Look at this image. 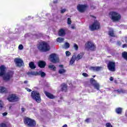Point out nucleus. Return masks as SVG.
Here are the masks:
<instances>
[{
  "mask_svg": "<svg viewBox=\"0 0 127 127\" xmlns=\"http://www.w3.org/2000/svg\"><path fill=\"white\" fill-rule=\"evenodd\" d=\"M38 49L41 52H47L50 50V46L46 42L42 41L38 45Z\"/></svg>",
  "mask_w": 127,
  "mask_h": 127,
  "instance_id": "obj_1",
  "label": "nucleus"
},
{
  "mask_svg": "<svg viewBox=\"0 0 127 127\" xmlns=\"http://www.w3.org/2000/svg\"><path fill=\"white\" fill-rule=\"evenodd\" d=\"M23 122L24 125L28 127H36V121L29 117H25Z\"/></svg>",
  "mask_w": 127,
  "mask_h": 127,
  "instance_id": "obj_2",
  "label": "nucleus"
},
{
  "mask_svg": "<svg viewBox=\"0 0 127 127\" xmlns=\"http://www.w3.org/2000/svg\"><path fill=\"white\" fill-rule=\"evenodd\" d=\"M109 15L111 16V18L113 22L120 21L122 18V15L120 14V13L117 11H111L109 12Z\"/></svg>",
  "mask_w": 127,
  "mask_h": 127,
  "instance_id": "obj_3",
  "label": "nucleus"
},
{
  "mask_svg": "<svg viewBox=\"0 0 127 127\" xmlns=\"http://www.w3.org/2000/svg\"><path fill=\"white\" fill-rule=\"evenodd\" d=\"M31 97L37 103H41V96L39 92L34 90L31 93Z\"/></svg>",
  "mask_w": 127,
  "mask_h": 127,
  "instance_id": "obj_4",
  "label": "nucleus"
},
{
  "mask_svg": "<svg viewBox=\"0 0 127 127\" xmlns=\"http://www.w3.org/2000/svg\"><path fill=\"white\" fill-rule=\"evenodd\" d=\"M101 28V24L99 21L95 20L92 24L89 26V29L91 31L99 30Z\"/></svg>",
  "mask_w": 127,
  "mask_h": 127,
  "instance_id": "obj_5",
  "label": "nucleus"
},
{
  "mask_svg": "<svg viewBox=\"0 0 127 127\" xmlns=\"http://www.w3.org/2000/svg\"><path fill=\"white\" fill-rule=\"evenodd\" d=\"M85 48L87 50H90V51H96V44L92 41H87L85 44Z\"/></svg>",
  "mask_w": 127,
  "mask_h": 127,
  "instance_id": "obj_6",
  "label": "nucleus"
},
{
  "mask_svg": "<svg viewBox=\"0 0 127 127\" xmlns=\"http://www.w3.org/2000/svg\"><path fill=\"white\" fill-rule=\"evenodd\" d=\"M7 100L8 101V102H10V103H15V102L19 101V98L15 94H12L8 96Z\"/></svg>",
  "mask_w": 127,
  "mask_h": 127,
  "instance_id": "obj_7",
  "label": "nucleus"
},
{
  "mask_svg": "<svg viewBox=\"0 0 127 127\" xmlns=\"http://www.w3.org/2000/svg\"><path fill=\"white\" fill-rule=\"evenodd\" d=\"M107 68L109 71L115 72L116 71V62L109 61L107 64Z\"/></svg>",
  "mask_w": 127,
  "mask_h": 127,
  "instance_id": "obj_8",
  "label": "nucleus"
},
{
  "mask_svg": "<svg viewBox=\"0 0 127 127\" xmlns=\"http://www.w3.org/2000/svg\"><path fill=\"white\" fill-rule=\"evenodd\" d=\"M88 7H89V6L87 4H78L76 6L77 10L81 13L85 12Z\"/></svg>",
  "mask_w": 127,
  "mask_h": 127,
  "instance_id": "obj_9",
  "label": "nucleus"
},
{
  "mask_svg": "<svg viewBox=\"0 0 127 127\" xmlns=\"http://www.w3.org/2000/svg\"><path fill=\"white\" fill-rule=\"evenodd\" d=\"M50 60L52 63H58V62H59V58L57 57L56 54H51L50 55Z\"/></svg>",
  "mask_w": 127,
  "mask_h": 127,
  "instance_id": "obj_10",
  "label": "nucleus"
},
{
  "mask_svg": "<svg viewBox=\"0 0 127 127\" xmlns=\"http://www.w3.org/2000/svg\"><path fill=\"white\" fill-rule=\"evenodd\" d=\"M14 74V73H13V71H8L6 73L5 76L3 77V80H4V81H9V80H10V78L13 77Z\"/></svg>",
  "mask_w": 127,
  "mask_h": 127,
  "instance_id": "obj_11",
  "label": "nucleus"
},
{
  "mask_svg": "<svg viewBox=\"0 0 127 127\" xmlns=\"http://www.w3.org/2000/svg\"><path fill=\"white\" fill-rule=\"evenodd\" d=\"M90 82L91 84H92V85L94 86L95 89H96V90L98 91L100 90V84L97 83V81L94 79V78H91L90 79Z\"/></svg>",
  "mask_w": 127,
  "mask_h": 127,
  "instance_id": "obj_12",
  "label": "nucleus"
},
{
  "mask_svg": "<svg viewBox=\"0 0 127 127\" xmlns=\"http://www.w3.org/2000/svg\"><path fill=\"white\" fill-rule=\"evenodd\" d=\"M14 62L18 67H21L23 64V61L21 59L16 58L14 60Z\"/></svg>",
  "mask_w": 127,
  "mask_h": 127,
  "instance_id": "obj_13",
  "label": "nucleus"
},
{
  "mask_svg": "<svg viewBox=\"0 0 127 127\" xmlns=\"http://www.w3.org/2000/svg\"><path fill=\"white\" fill-rule=\"evenodd\" d=\"M6 67L4 65H2L0 66V77H2L5 75V69Z\"/></svg>",
  "mask_w": 127,
  "mask_h": 127,
  "instance_id": "obj_14",
  "label": "nucleus"
},
{
  "mask_svg": "<svg viewBox=\"0 0 127 127\" xmlns=\"http://www.w3.org/2000/svg\"><path fill=\"white\" fill-rule=\"evenodd\" d=\"M90 71H94V72H99L102 70V66H90L89 67Z\"/></svg>",
  "mask_w": 127,
  "mask_h": 127,
  "instance_id": "obj_15",
  "label": "nucleus"
},
{
  "mask_svg": "<svg viewBox=\"0 0 127 127\" xmlns=\"http://www.w3.org/2000/svg\"><path fill=\"white\" fill-rule=\"evenodd\" d=\"M61 91L62 92H67L68 90V86H67V84H66L65 83H62L61 85Z\"/></svg>",
  "mask_w": 127,
  "mask_h": 127,
  "instance_id": "obj_16",
  "label": "nucleus"
},
{
  "mask_svg": "<svg viewBox=\"0 0 127 127\" xmlns=\"http://www.w3.org/2000/svg\"><path fill=\"white\" fill-rule=\"evenodd\" d=\"M38 66L40 68H45L46 63L43 61H40L38 62Z\"/></svg>",
  "mask_w": 127,
  "mask_h": 127,
  "instance_id": "obj_17",
  "label": "nucleus"
},
{
  "mask_svg": "<svg viewBox=\"0 0 127 127\" xmlns=\"http://www.w3.org/2000/svg\"><path fill=\"white\" fill-rule=\"evenodd\" d=\"M0 93L1 94H7V89L3 86H0Z\"/></svg>",
  "mask_w": 127,
  "mask_h": 127,
  "instance_id": "obj_18",
  "label": "nucleus"
},
{
  "mask_svg": "<svg viewBox=\"0 0 127 127\" xmlns=\"http://www.w3.org/2000/svg\"><path fill=\"white\" fill-rule=\"evenodd\" d=\"M36 76H41L42 78H44L46 76V73L42 71H36Z\"/></svg>",
  "mask_w": 127,
  "mask_h": 127,
  "instance_id": "obj_19",
  "label": "nucleus"
},
{
  "mask_svg": "<svg viewBox=\"0 0 127 127\" xmlns=\"http://www.w3.org/2000/svg\"><path fill=\"white\" fill-rule=\"evenodd\" d=\"M59 36H61L62 37H63V36H65L66 35V32H65V30L63 29H61L59 31Z\"/></svg>",
  "mask_w": 127,
  "mask_h": 127,
  "instance_id": "obj_20",
  "label": "nucleus"
},
{
  "mask_svg": "<svg viewBox=\"0 0 127 127\" xmlns=\"http://www.w3.org/2000/svg\"><path fill=\"white\" fill-rule=\"evenodd\" d=\"M44 94L46 95V97H47V98H49V99H51L52 100V99H54V98H55L54 97V95H53V94H52L47 91H45Z\"/></svg>",
  "mask_w": 127,
  "mask_h": 127,
  "instance_id": "obj_21",
  "label": "nucleus"
},
{
  "mask_svg": "<svg viewBox=\"0 0 127 127\" xmlns=\"http://www.w3.org/2000/svg\"><path fill=\"white\" fill-rule=\"evenodd\" d=\"M83 56H84V53H80L76 57L75 56L76 61H79L80 59H82V58H83Z\"/></svg>",
  "mask_w": 127,
  "mask_h": 127,
  "instance_id": "obj_22",
  "label": "nucleus"
},
{
  "mask_svg": "<svg viewBox=\"0 0 127 127\" xmlns=\"http://www.w3.org/2000/svg\"><path fill=\"white\" fill-rule=\"evenodd\" d=\"M75 60H76V56L75 55H73L69 62V64L70 65H73V64H74V63H75Z\"/></svg>",
  "mask_w": 127,
  "mask_h": 127,
  "instance_id": "obj_23",
  "label": "nucleus"
},
{
  "mask_svg": "<svg viewBox=\"0 0 127 127\" xmlns=\"http://www.w3.org/2000/svg\"><path fill=\"white\" fill-rule=\"evenodd\" d=\"M29 66L30 67V69H35L36 68V66L33 62H31L29 63Z\"/></svg>",
  "mask_w": 127,
  "mask_h": 127,
  "instance_id": "obj_24",
  "label": "nucleus"
},
{
  "mask_svg": "<svg viewBox=\"0 0 127 127\" xmlns=\"http://www.w3.org/2000/svg\"><path fill=\"white\" fill-rule=\"evenodd\" d=\"M115 112L118 115H122V113H123V108L121 107L117 108L116 109Z\"/></svg>",
  "mask_w": 127,
  "mask_h": 127,
  "instance_id": "obj_25",
  "label": "nucleus"
},
{
  "mask_svg": "<svg viewBox=\"0 0 127 127\" xmlns=\"http://www.w3.org/2000/svg\"><path fill=\"white\" fill-rule=\"evenodd\" d=\"M108 35L111 36V37H116V36L115 35V31H114V30L109 31Z\"/></svg>",
  "mask_w": 127,
  "mask_h": 127,
  "instance_id": "obj_26",
  "label": "nucleus"
},
{
  "mask_svg": "<svg viewBox=\"0 0 127 127\" xmlns=\"http://www.w3.org/2000/svg\"><path fill=\"white\" fill-rule=\"evenodd\" d=\"M122 57L126 61H127V52H123L122 54Z\"/></svg>",
  "mask_w": 127,
  "mask_h": 127,
  "instance_id": "obj_27",
  "label": "nucleus"
},
{
  "mask_svg": "<svg viewBox=\"0 0 127 127\" xmlns=\"http://www.w3.org/2000/svg\"><path fill=\"white\" fill-rule=\"evenodd\" d=\"M57 42H59V43H62L63 41H64V38L62 37H59L57 39Z\"/></svg>",
  "mask_w": 127,
  "mask_h": 127,
  "instance_id": "obj_28",
  "label": "nucleus"
},
{
  "mask_svg": "<svg viewBox=\"0 0 127 127\" xmlns=\"http://www.w3.org/2000/svg\"><path fill=\"white\" fill-rule=\"evenodd\" d=\"M27 74L29 76H30V75L33 76H36V71L28 72Z\"/></svg>",
  "mask_w": 127,
  "mask_h": 127,
  "instance_id": "obj_29",
  "label": "nucleus"
},
{
  "mask_svg": "<svg viewBox=\"0 0 127 127\" xmlns=\"http://www.w3.org/2000/svg\"><path fill=\"white\" fill-rule=\"evenodd\" d=\"M49 68L53 71H56V67L54 65H49Z\"/></svg>",
  "mask_w": 127,
  "mask_h": 127,
  "instance_id": "obj_30",
  "label": "nucleus"
},
{
  "mask_svg": "<svg viewBox=\"0 0 127 127\" xmlns=\"http://www.w3.org/2000/svg\"><path fill=\"white\" fill-rule=\"evenodd\" d=\"M66 72V70L64 69H61L59 70V74H64Z\"/></svg>",
  "mask_w": 127,
  "mask_h": 127,
  "instance_id": "obj_31",
  "label": "nucleus"
},
{
  "mask_svg": "<svg viewBox=\"0 0 127 127\" xmlns=\"http://www.w3.org/2000/svg\"><path fill=\"white\" fill-rule=\"evenodd\" d=\"M73 47L75 50H76V51H78V50L79 49V46H78V45L76 44H74Z\"/></svg>",
  "mask_w": 127,
  "mask_h": 127,
  "instance_id": "obj_32",
  "label": "nucleus"
},
{
  "mask_svg": "<svg viewBox=\"0 0 127 127\" xmlns=\"http://www.w3.org/2000/svg\"><path fill=\"white\" fill-rule=\"evenodd\" d=\"M85 123H86L87 124H90L91 123V118H87L85 121Z\"/></svg>",
  "mask_w": 127,
  "mask_h": 127,
  "instance_id": "obj_33",
  "label": "nucleus"
},
{
  "mask_svg": "<svg viewBox=\"0 0 127 127\" xmlns=\"http://www.w3.org/2000/svg\"><path fill=\"white\" fill-rule=\"evenodd\" d=\"M2 108H3V103L2 101L0 100V110H2Z\"/></svg>",
  "mask_w": 127,
  "mask_h": 127,
  "instance_id": "obj_34",
  "label": "nucleus"
},
{
  "mask_svg": "<svg viewBox=\"0 0 127 127\" xmlns=\"http://www.w3.org/2000/svg\"><path fill=\"white\" fill-rule=\"evenodd\" d=\"M71 23H72V21L71 20V18H67V24H68V25H70V24H71Z\"/></svg>",
  "mask_w": 127,
  "mask_h": 127,
  "instance_id": "obj_35",
  "label": "nucleus"
},
{
  "mask_svg": "<svg viewBox=\"0 0 127 127\" xmlns=\"http://www.w3.org/2000/svg\"><path fill=\"white\" fill-rule=\"evenodd\" d=\"M0 127H7L5 123H2L0 124Z\"/></svg>",
  "mask_w": 127,
  "mask_h": 127,
  "instance_id": "obj_36",
  "label": "nucleus"
},
{
  "mask_svg": "<svg viewBox=\"0 0 127 127\" xmlns=\"http://www.w3.org/2000/svg\"><path fill=\"white\" fill-rule=\"evenodd\" d=\"M64 45L66 48H69V47H70V44L68 43H65Z\"/></svg>",
  "mask_w": 127,
  "mask_h": 127,
  "instance_id": "obj_37",
  "label": "nucleus"
},
{
  "mask_svg": "<svg viewBox=\"0 0 127 127\" xmlns=\"http://www.w3.org/2000/svg\"><path fill=\"white\" fill-rule=\"evenodd\" d=\"M65 55L66 56L69 57L70 55H71V53L69 51H66L65 52Z\"/></svg>",
  "mask_w": 127,
  "mask_h": 127,
  "instance_id": "obj_38",
  "label": "nucleus"
},
{
  "mask_svg": "<svg viewBox=\"0 0 127 127\" xmlns=\"http://www.w3.org/2000/svg\"><path fill=\"white\" fill-rule=\"evenodd\" d=\"M106 127H113V126H112V125H111V123H107L106 124Z\"/></svg>",
  "mask_w": 127,
  "mask_h": 127,
  "instance_id": "obj_39",
  "label": "nucleus"
},
{
  "mask_svg": "<svg viewBox=\"0 0 127 127\" xmlns=\"http://www.w3.org/2000/svg\"><path fill=\"white\" fill-rule=\"evenodd\" d=\"M18 49L19 50H22V49H23V46L22 45H19L18 46Z\"/></svg>",
  "mask_w": 127,
  "mask_h": 127,
  "instance_id": "obj_40",
  "label": "nucleus"
},
{
  "mask_svg": "<svg viewBox=\"0 0 127 127\" xmlns=\"http://www.w3.org/2000/svg\"><path fill=\"white\" fill-rule=\"evenodd\" d=\"M82 75H83L84 77H88L89 75L87 73L83 72L82 73Z\"/></svg>",
  "mask_w": 127,
  "mask_h": 127,
  "instance_id": "obj_41",
  "label": "nucleus"
},
{
  "mask_svg": "<svg viewBox=\"0 0 127 127\" xmlns=\"http://www.w3.org/2000/svg\"><path fill=\"white\" fill-rule=\"evenodd\" d=\"M117 45H118V46H121V45H122V42L120 41H118Z\"/></svg>",
  "mask_w": 127,
  "mask_h": 127,
  "instance_id": "obj_42",
  "label": "nucleus"
},
{
  "mask_svg": "<svg viewBox=\"0 0 127 127\" xmlns=\"http://www.w3.org/2000/svg\"><path fill=\"white\" fill-rule=\"evenodd\" d=\"M66 11V9H63L61 10V13H64Z\"/></svg>",
  "mask_w": 127,
  "mask_h": 127,
  "instance_id": "obj_43",
  "label": "nucleus"
},
{
  "mask_svg": "<svg viewBox=\"0 0 127 127\" xmlns=\"http://www.w3.org/2000/svg\"><path fill=\"white\" fill-rule=\"evenodd\" d=\"M90 8H91V9H95L96 6L92 5L90 6Z\"/></svg>",
  "mask_w": 127,
  "mask_h": 127,
  "instance_id": "obj_44",
  "label": "nucleus"
},
{
  "mask_svg": "<svg viewBox=\"0 0 127 127\" xmlns=\"http://www.w3.org/2000/svg\"><path fill=\"white\" fill-rule=\"evenodd\" d=\"M25 90L27 91V92H31L32 90L27 87H26Z\"/></svg>",
  "mask_w": 127,
  "mask_h": 127,
  "instance_id": "obj_45",
  "label": "nucleus"
},
{
  "mask_svg": "<svg viewBox=\"0 0 127 127\" xmlns=\"http://www.w3.org/2000/svg\"><path fill=\"white\" fill-rule=\"evenodd\" d=\"M3 117H5L6 116H7V112H4L2 114Z\"/></svg>",
  "mask_w": 127,
  "mask_h": 127,
  "instance_id": "obj_46",
  "label": "nucleus"
},
{
  "mask_svg": "<svg viewBox=\"0 0 127 127\" xmlns=\"http://www.w3.org/2000/svg\"><path fill=\"white\" fill-rule=\"evenodd\" d=\"M122 47L123 48H126V47H127V44H124V45H123Z\"/></svg>",
  "mask_w": 127,
  "mask_h": 127,
  "instance_id": "obj_47",
  "label": "nucleus"
},
{
  "mask_svg": "<svg viewBox=\"0 0 127 127\" xmlns=\"http://www.w3.org/2000/svg\"><path fill=\"white\" fill-rule=\"evenodd\" d=\"M110 80L111 81H114V77L113 76H111L110 78Z\"/></svg>",
  "mask_w": 127,
  "mask_h": 127,
  "instance_id": "obj_48",
  "label": "nucleus"
},
{
  "mask_svg": "<svg viewBox=\"0 0 127 127\" xmlns=\"http://www.w3.org/2000/svg\"><path fill=\"white\" fill-rule=\"evenodd\" d=\"M21 111H22V113H24L25 112V108H21Z\"/></svg>",
  "mask_w": 127,
  "mask_h": 127,
  "instance_id": "obj_49",
  "label": "nucleus"
},
{
  "mask_svg": "<svg viewBox=\"0 0 127 127\" xmlns=\"http://www.w3.org/2000/svg\"><path fill=\"white\" fill-rule=\"evenodd\" d=\"M90 17H93V18H94V19H96V18H97V17H96V16H94L93 15H91Z\"/></svg>",
  "mask_w": 127,
  "mask_h": 127,
  "instance_id": "obj_50",
  "label": "nucleus"
},
{
  "mask_svg": "<svg viewBox=\"0 0 127 127\" xmlns=\"http://www.w3.org/2000/svg\"><path fill=\"white\" fill-rule=\"evenodd\" d=\"M53 3H58V0H54Z\"/></svg>",
  "mask_w": 127,
  "mask_h": 127,
  "instance_id": "obj_51",
  "label": "nucleus"
},
{
  "mask_svg": "<svg viewBox=\"0 0 127 127\" xmlns=\"http://www.w3.org/2000/svg\"><path fill=\"white\" fill-rule=\"evenodd\" d=\"M24 84H27L28 83V81L27 80L24 81Z\"/></svg>",
  "mask_w": 127,
  "mask_h": 127,
  "instance_id": "obj_52",
  "label": "nucleus"
},
{
  "mask_svg": "<svg viewBox=\"0 0 127 127\" xmlns=\"http://www.w3.org/2000/svg\"><path fill=\"white\" fill-rule=\"evenodd\" d=\"M125 42L127 43V37H125Z\"/></svg>",
  "mask_w": 127,
  "mask_h": 127,
  "instance_id": "obj_53",
  "label": "nucleus"
},
{
  "mask_svg": "<svg viewBox=\"0 0 127 127\" xmlns=\"http://www.w3.org/2000/svg\"><path fill=\"white\" fill-rule=\"evenodd\" d=\"M62 127H67V125L65 124Z\"/></svg>",
  "mask_w": 127,
  "mask_h": 127,
  "instance_id": "obj_54",
  "label": "nucleus"
},
{
  "mask_svg": "<svg viewBox=\"0 0 127 127\" xmlns=\"http://www.w3.org/2000/svg\"><path fill=\"white\" fill-rule=\"evenodd\" d=\"M60 67H63V65H60Z\"/></svg>",
  "mask_w": 127,
  "mask_h": 127,
  "instance_id": "obj_55",
  "label": "nucleus"
},
{
  "mask_svg": "<svg viewBox=\"0 0 127 127\" xmlns=\"http://www.w3.org/2000/svg\"><path fill=\"white\" fill-rule=\"evenodd\" d=\"M93 78H95V77H96V75H93Z\"/></svg>",
  "mask_w": 127,
  "mask_h": 127,
  "instance_id": "obj_56",
  "label": "nucleus"
},
{
  "mask_svg": "<svg viewBox=\"0 0 127 127\" xmlns=\"http://www.w3.org/2000/svg\"><path fill=\"white\" fill-rule=\"evenodd\" d=\"M72 28H74V27H72Z\"/></svg>",
  "mask_w": 127,
  "mask_h": 127,
  "instance_id": "obj_57",
  "label": "nucleus"
}]
</instances>
